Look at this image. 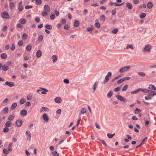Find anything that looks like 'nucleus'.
Returning a JSON list of instances; mask_svg holds the SVG:
<instances>
[{
    "mask_svg": "<svg viewBox=\"0 0 156 156\" xmlns=\"http://www.w3.org/2000/svg\"><path fill=\"white\" fill-rule=\"evenodd\" d=\"M131 67L130 66H124L121 68L119 71L120 73H123L126 71L129 70L130 69Z\"/></svg>",
    "mask_w": 156,
    "mask_h": 156,
    "instance_id": "nucleus-1",
    "label": "nucleus"
},
{
    "mask_svg": "<svg viewBox=\"0 0 156 156\" xmlns=\"http://www.w3.org/2000/svg\"><path fill=\"white\" fill-rule=\"evenodd\" d=\"M115 97L118 100L122 101L125 102L126 101L125 98L121 95H116Z\"/></svg>",
    "mask_w": 156,
    "mask_h": 156,
    "instance_id": "nucleus-2",
    "label": "nucleus"
},
{
    "mask_svg": "<svg viewBox=\"0 0 156 156\" xmlns=\"http://www.w3.org/2000/svg\"><path fill=\"white\" fill-rule=\"evenodd\" d=\"M151 48V46L150 44H147L146 45L143 51H149Z\"/></svg>",
    "mask_w": 156,
    "mask_h": 156,
    "instance_id": "nucleus-3",
    "label": "nucleus"
},
{
    "mask_svg": "<svg viewBox=\"0 0 156 156\" xmlns=\"http://www.w3.org/2000/svg\"><path fill=\"white\" fill-rule=\"evenodd\" d=\"M5 84L11 87H14L15 85L12 82L6 81L5 82Z\"/></svg>",
    "mask_w": 156,
    "mask_h": 156,
    "instance_id": "nucleus-4",
    "label": "nucleus"
},
{
    "mask_svg": "<svg viewBox=\"0 0 156 156\" xmlns=\"http://www.w3.org/2000/svg\"><path fill=\"white\" fill-rule=\"evenodd\" d=\"M2 15V17L4 18L9 19V14L6 12H3Z\"/></svg>",
    "mask_w": 156,
    "mask_h": 156,
    "instance_id": "nucleus-5",
    "label": "nucleus"
},
{
    "mask_svg": "<svg viewBox=\"0 0 156 156\" xmlns=\"http://www.w3.org/2000/svg\"><path fill=\"white\" fill-rule=\"evenodd\" d=\"M23 122L21 120L18 119L16 121V125L18 127H20L22 125Z\"/></svg>",
    "mask_w": 156,
    "mask_h": 156,
    "instance_id": "nucleus-6",
    "label": "nucleus"
},
{
    "mask_svg": "<svg viewBox=\"0 0 156 156\" xmlns=\"http://www.w3.org/2000/svg\"><path fill=\"white\" fill-rule=\"evenodd\" d=\"M42 117L44 120L46 121V122H47L48 120V117L47 115V114L46 113H44L42 116Z\"/></svg>",
    "mask_w": 156,
    "mask_h": 156,
    "instance_id": "nucleus-7",
    "label": "nucleus"
},
{
    "mask_svg": "<svg viewBox=\"0 0 156 156\" xmlns=\"http://www.w3.org/2000/svg\"><path fill=\"white\" fill-rule=\"evenodd\" d=\"M51 58L53 60V63H55L58 59V56L56 55H54L52 56Z\"/></svg>",
    "mask_w": 156,
    "mask_h": 156,
    "instance_id": "nucleus-8",
    "label": "nucleus"
},
{
    "mask_svg": "<svg viewBox=\"0 0 156 156\" xmlns=\"http://www.w3.org/2000/svg\"><path fill=\"white\" fill-rule=\"evenodd\" d=\"M22 1H20L19 3L18 4V10L19 11H21L23 9V7L22 6Z\"/></svg>",
    "mask_w": 156,
    "mask_h": 156,
    "instance_id": "nucleus-9",
    "label": "nucleus"
},
{
    "mask_svg": "<svg viewBox=\"0 0 156 156\" xmlns=\"http://www.w3.org/2000/svg\"><path fill=\"white\" fill-rule=\"evenodd\" d=\"M26 134L27 135L28 137V138H27V140H29L30 141L31 138V134L30 133V132L26 131Z\"/></svg>",
    "mask_w": 156,
    "mask_h": 156,
    "instance_id": "nucleus-10",
    "label": "nucleus"
},
{
    "mask_svg": "<svg viewBox=\"0 0 156 156\" xmlns=\"http://www.w3.org/2000/svg\"><path fill=\"white\" fill-rule=\"evenodd\" d=\"M98 85V82L97 81H96L92 87L94 92L95 90Z\"/></svg>",
    "mask_w": 156,
    "mask_h": 156,
    "instance_id": "nucleus-11",
    "label": "nucleus"
},
{
    "mask_svg": "<svg viewBox=\"0 0 156 156\" xmlns=\"http://www.w3.org/2000/svg\"><path fill=\"white\" fill-rule=\"evenodd\" d=\"M55 101L58 103H60L62 101V99L59 97H57L55 98Z\"/></svg>",
    "mask_w": 156,
    "mask_h": 156,
    "instance_id": "nucleus-12",
    "label": "nucleus"
},
{
    "mask_svg": "<svg viewBox=\"0 0 156 156\" xmlns=\"http://www.w3.org/2000/svg\"><path fill=\"white\" fill-rule=\"evenodd\" d=\"M44 9L45 11L49 12L50 11V8L47 5H45L44 6Z\"/></svg>",
    "mask_w": 156,
    "mask_h": 156,
    "instance_id": "nucleus-13",
    "label": "nucleus"
},
{
    "mask_svg": "<svg viewBox=\"0 0 156 156\" xmlns=\"http://www.w3.org/2000/svg\"><path fill=\"white\" fill-rule=\"evenodd\" d=\"M124 4V2H122V3L120 4H118L115 2H113H113H111L110 3V5L111 6H112L114 5H115L116 6H120V5L123 4Z\"/></svg>",
    "mask_w": 156,
    "mask_h": 156,
    "instance_id": "nucleus-14",
    "label": "nucleus"
},
{
    "mask_svg": "<svg viewBox=\"0 0 156 156\" xmlns=\"http://www.w3.org/2000/svg\"><path fill=\"white\" fill-rule=\"evenodd\" d=\"M45 111H48L49 109L48 108L46 107H42L41 108L40 110V112H43Z\"/></svg>",
    "mask_w": 156,
    "mask_h": 156,
    "instance_id": "nucleus-15",
    "label": "nucleus"
},
{
    "mask_svg": "<svg viewBox=\"0 0 156 156\" xmlns=\"http://www.w3.org/2000/svg\"><path fill=\"white\" fill-rule=\"evenodd\" d=\"M36 56L37 57H40L42 55V52L41 50H38L36 52Z\"/></svg>",
    "mask_w": 156,
    "mask_h": 156,
    "instance_id": "nucleus-16",
    "label": "nucleus"
},
{
    "mask_svg": "<svg viewBox=\"0 0 156 156\" xmlns=\"http://www.w3.org/2000/svg\"><path fill=\"white\" fill-rule=\"evenodd\" d=\"M20 113L21 115L25 116L27 114V111L25 109L21 111Z\"/></svg>",
    "mask_w": 156,
    "mask_h": 156,
    "instance_id": "nucleus-17",
    "label": "nucleus"
},
{
    "mask_svg": "<svg viewBox=\"0 0 156 156\" xmlns=\"http://www.w3.org/2000/svg\"><path fill=\"white\" fill-rule=\"evenodd\" d=\"M147 138V137H146L144 138L142 141V143H141L140 144L136 146V148H137L139 147H140L146 141Z\"/></svg>",
    "mask_w": 156,
    "mask_h": 156,
    "instance_id": "nucleus-18",
    "label": "nucleus"
},
{
    "mask_svg": "<svg viewBox=\"0 0 156 156\" xmlns=\"http://www.w3.org/2000/svg\"><path fill=\"white\" fill-rule=\"evenodd\" d=\"M15 117V115H9L8 118V119L9 121L12 120Z\"/></svg>",
    "mask_w": 156,
    "mask_h": 156,
    "instance_id": "nucleus-19",
    "label": "nucleus"
},
{
    "mask_svg": "<svg viewBox=\"0 0 156 156\" xmlns=\"http://www.w3.org/2000/svg\"><path fill=\"white\" fill-rule=\"evenodd\" d=\"M17 106V103H14L11 106L10 109L12 110H13L16 108Z\"/></svg>",
    "mask_w": 156,
    "mask_h": 156,
    "instance_id": "nucleus-20",
    "label": "nucleus"
},
{
    "mask_svg": "<svg viewBox=\"0 0 156 156\" xmlns=\"http://www.w3.org/2000/svg\"><path fill=\"white\" fill-rule=\"evenodd\" d=\"M9 112L8 108V107H5L2 111V113L4 114L7 113Z\"/></svg>",
    "mask_w": 156,
    "mask_h": 156,
    "instance_id": "nucleus-21",
    "label": "nucleus"
},
{
    "mask_svg": "<svg viewBox=\"0 0 156 156\" xmlns=\"http://www.w3.org/2000/svg\"><path fill=\"white\" fill-rule=\"evenodd\" d=\"M126 6L129 9H132L133 8V6L132 4L129 2H127L126 3Z\"/></svg>",
    "mask_w": 156,
    "mask_h": 156,
    "instance_id": "nucleus-22",
    "label": "nucleus"
},
{
    "mask_svg": "<svg viewBox=\"0 0 156 156\" xmlns=\"http://www.w3.org/2000/svg\"><path fill=\"white\" fill-rule=\"evenodd\" d=\"M12 122L9 121H7L5 124V126L7 127H10L12 125Z\"/></svg>",
    "mask_w": 156,
    "mask_h": 156,
    "instance_id": "nucleus-23",
    "label": "nucleus"
},
{
    "mask_svg": "<svg viewBox=\"0 0 156 156\" xmlns=\"http://www.w3.org/2000/svg\"><path fill=\"white\" fill-rule=\"evenodd\" d=\"M148 88L151 90H156V88L153 85H150Z\"/></svg>",
    "mask_w": 156,
    "mask_h": 156,
    "instance_id": "nucleus-24",
    "label": "nucleus"
},
{
    "mask_svg": "<svg viewBox=\"0 0 156 156\" xmlns=\"http://www.w3.org/2000/svg\"><path fill=\"white\" fill-rule=\"evenodd\" d=\"M79 22L77 20H75L74 21V26L75 27H77L79 26Z\"/></svg>",
    "mask_w": 156,
    "mask_h": 156,
    "instance_id": "nucleus-25",
    "label": "nucleus"
},
{
    "mask_svg": "<svg viewBox=\"0 0 156 156\" xmlns=\"http://www.w3.org/2000/svg\"><path fill=\"white\" fill-rule=\"evenodd\" d=\"M113 92L112 91H110L107 94V97L108 98H110L112 95Z\"/></svg>",
    "mask_w": 156,
    "mask_h": 156,
    "instance_id": "nucleus-26",
    "label": "nucleus"
},
{
    "mask_svg": "<svg viewBox=\"0 0 156 156\" xmlns=\"http://www.w3.org/2000/svg\"><path fill=\"white\" fill-rule=\"evenodd\" d=\"M149 93L150 95H151L152 96L156 95V91H154L152 90H150Z\"/></svg>",
    "mask_w": 156,
    "mask_h": 156,
    "instance_id": "nucleus-27",
    "label": "nucleus"
},
{
    "mask_svg": "<svg viewBox=\"0 0 156 156\" xmlns=\"http://www.w3.org/2000/svg\"><path fill=\"white\" fill-rule=\"evenodd\" d=\"M2 69L3 70L5 71L9 69V67L6 65H4L2 66Z\"/></svg>",
    "mask_w": 156,
    "mask_h": 156,
    "instance_id": "nucleus-28",
    "label": "nucleus"
},
{
    "mask_svg": "<svg viewBox=\"0 0 156 156\" xmlns=\"http://www.w3.org/2000/svg\"><path fill=\"white\" fill-rule=\"evenodd\" d=\"M22 39L23 40H26L27 38V36L26 33H23L22 37Z\"/></svg>",
    "mask_w": 156,
    "mask_h": 156,
    "instance_id": "nucleus-29",
    "label": "nucleus"
},
{
    "mask_svg": "<svg viewBox=\"0 0 156 156\" xmlns=\"http://www.w3.org/2000/svg\"><path fill=\"white\" fill-rule=\"evenodd\" d=\"M141 90V88H139L138 89H137L135 91H132L131 92V94H136L137 93H138L139 91H140V90Z\"/></svg>",
    "mask_w": 156,
    "mask_h": 156,
    "instance_id": "nucleus-30",
    "label": "nucleus"
},
{
    "mask_svg": "<svg viewBox=\"0 0 156 156\" xmlns=\"http://www.w3.org/2000/svg\"><path fill=\"white\" fill-rule=\"evenodd\" d=\"M147 7L149 9H151L153 7L152 3L151 2H148L147 4Z\"/></svg>",
    "mask_w": 156,
    "mask_h": 156,
    "instance_id": "nucleus-31",
    "label": "nucleus"
},
{
    "mask_svg": "<svg viewBox=\"0 0 156 156\" xmlns=\"http://www.w3.org/2000/svg\"><path fill=\"white\" fill-rule=\"evenodd\" d=\"M122 86L121 85L120 86H119L115 88L114 90V91L115 92H118L120 91L121 89Z\"/></svg>",
    "mask_w": 156,
    "mask_h": 156,
    "instance_id": "nucleus-32",
    "label": "nucleus"
},
{
    "mask_svg": "<svg viewBox=\"0 0 156 156\" xmlns=\"http://www.w3.org/2000/svg\"><path fill=\"white\" fill-rule=\"evenodd\" d=\"M45 27L48 30H51L52 28L51 26L49 24L46 25L45 26Z\"/></svg>",
    "mask_w": 156,
    "mask_h": 156,
    "instance_id": "nucleus-33",
    "label": "nucleus"
},
{
    "mask_svg": "<svg viewBox=\"0 0 156 156\" xmlns=\"http://www.w3.org/2000/svg\"><path fill=\"white\" fill-rule=\"evenodd\" d=\"M1 57L2 59H5L7 57V55L5 53H3L1 55Z\"/></svg>",
    "mask_w": 156,
    "mask_h": 156,
    "instance_id": "nucleus-34",
    "label": "nucleus"
},
{
    "mask_svg": "<svg viewBox=\"0 0 156 156\" xmlns=\"http://www.w3.org/2000/svg\"><path fill=\"white\" fill-rule=\"evenodd\" d=\"M12 145V143H10L8 147V149L9 151H12V148L11 147Z\"/></svg>",
    "mask_w": 156,
    "mask_h": 156,
    "instance_id": "nucleus-35",
    "label": "nucleus"
},
{
    "mask_svg": "<svg viewBox=\"0 0 156 156\" xmlns=\"http://www.w3.org/2000/svg\"><path fill=\"white\" fill-rule=\"evenodd\" d=\"M115 135V133L111 134V133H108L107 134V136L109 138H112Z\"/></svg>",
    "mask_w": 156,
    "mask_h": 156,
    "instance_id": "nucleus-36",
    "label": "nucleus"
},
{
    "mask_svg": "<svg viewBox=\"0 0 156 156\" xmlns=\"http://www.w3.org/2000/svg\"><path fill=\"white\" fill-rule=\"evenodd\" d=\"M26 101V99L24 98H22L20 100V103L21 105L24 104Z\"/></svg>",
    "mask_w": 156,
    "mask_h": 156,
    "instance_id": "nucleus-37",
    "label": "nucleus"
},
{
    "mask_svg": "<svg viewBox=\"0 0 156 156\" xmlns=\"http://www.w3.org/2000/svg\"><path fill=\"white\" fill-rule=\"evenodd\" d=\"M19 22L21 24H24L26 23V20L24 19H21L19 20Z\"/></svg>",
    "mask_w": 156,
    "mask_h": 156,
    "instance_id": "nucleus-38",
    "label": "nucleus"
},
{
    "mask_svg": "<svg viewBox=\"0 0 156 156\" xmlns=\"http://www.w3.org/2000/svg\"><path fill=\"white\" fill-rule=\"evenodd\" d=\"M15 5L13 3L11 2L9 3V7L10 9H13L14 8Z\"/></svg>",
    "mask_w": 156,
    "mask_h": 156,
    "instance_id": "nucleus-39",
    "label": "nucleus"
},
{
    "mask_svg": "<svg viewBox=\"0 0 156 156\" xmlns=\"http://www.w3.org/2000/svg\"><path fill=\"white\" fill-rule=\"evenodd\" d=\"M32 46L31 45L28 44L26 46V49L28 51H30L31 49Z\"/></svg>",
    "mask_w": 156,
    "mask_h": 156,
    "instance_id": "nucleus-40",
    "label": "nucleus"
},
{
    "mask_svg": "<svg viewBox=\"0 0 156 156\" xmlns=\"http://www.w3.org/2000/svg\"><path fill=\"white\" fill-rule=\"evenodd\" d=\"M146 14L144 13H142L140 15V18L142 19L145 17Z\"/></svg>",
    "mask_w": 156,
    "mask_h": 156,
    "instance_id": "nucleus-41",
    "label": "nucleus"
},
{
    "mask_svg": "<svg viewBox=\"0 0 156 156\" xmlns=\"http://www.w3.org/2000/svg\"><path fill=\"white\" fill-rule=\"evenodd\" d=\"M129 48H130L131 49H134V48L132 45H129L128 44L126 48V49H128Z\"/></svg>",
    "mask_w": 156,
    "mask_h": 156,
    "instance_id": "nucleus-42",
    "label": "nucleus"
},
{
    "mask_svg": "<svg viewBox=\"0 0 156 156\" xmlns=\"http://www.w3.org/2000/svg\"><path fill=\"white\" fill-rule=\"evenodd\" d=\"M52 154L54 156H59V154L56 151H55L52 152Z\"/></svg>",
    "mask_w": 156,
    "mask_h": 156,
    "instance_id": "nucleus-43",
    "label": "nucleus"
},
{
    "mask_svg": "<svg viewBox=\"0 0 156 156\" xmlns=\"http://www.w3.org/2000/svg\"><path fill=\"white\" fill-rule=\"evenodd\" d=\"M36 3L37 5H40L42 3L41 0H35Z\"/></svg>",
    "mask_w": 156,
    "mask_h": 156,
    "instance_id": "nucleus-44",
    "label": "nucleus"
},
{
    "mask_svg": "<svg viewBox=\"0 0 156 156\" xmlns=\"http://www.w3.org/2000/svg\"><path fill=\"white\" fill-rule=\"evenodd\" d=\"M118 28H115L112 31V33L114 34H116L118 31Z\"/></svg>",
    "mask_w": 156,
    "mask_h": 156,
    "instance_id": "nucleus-45",
    "label": "nucleus"
},
{
    "mask_svg": "<svg viewBox=\"0 0 156 156\" xmlns=\"http://www.w3.org/2000/svg\"><path fill=\"white\" fill-rule=\"evenodd\" d=\"M95 27L98 28L100 27V24L99 23L97 22L95 24Z\"/></svg>",
    "mask_w": 156,
    "mask_h": 156,
    "instance_id": "nucleus-46",
    "label": "nucleus"
},
{
    "mask_svg": "<svg viewBox=\"0 0 156 156\" xmlns=\"http://www.w3.org/2000/svg\"><path fill=\"white\" fill-rule=\"evenodd\" d=\"M105 17L104 15H102L100 17V20L104 21L105 20Z\"/></svg>",
    "mask_w": 156,
    "mask_h": 156,
    "instance_id": "nucleus-47",
    "label": "nucleus"
},
{
    "mask_svg": "<svg viewBox=\"0 0 156 156\" xmlns=\"http://www.w3.org/2000/svg\"><path fill=\"white\" fill-rule=\"evenodd\" d=\"M128 86L127 85H125L122 89V90L124 91L126 90L128 88Z\"/></svg>",
    "mask_w": 156,
    "mask_h": 156,
    "instance_id": "nucleus-48",
    "label": "nucleus"
},
{
    "mask_svg": "<svg viewBox=\"0 0 156 156\" xmlns=\"http://www.w3.org/2000/svg\"><path fill=\"white\" fill-rule=\"evenodd\" d=\"M140 91H142L144 93H147V92L149 93V91H150V90H148L147 89H141V90H140Z\"/></svg>",
    "mask_w": 156,
    "mask_h": 156,
    "instance_id": "nucleus-49",
    "label": "nucleus"
},
{
    "mask_svg": "<svg viewBox=\"0 0 156 156\" xmlns=\"http://www.w3.org/2000/svg\"><path fill=\"white\" fill-rule=\"evenodd\" d=\"M43 39V36L42 35H40L38 38V40L40 41H41Z\"/></svg>",
    "mask_w": 156,
    "mask_h": 156,
    "instance_id": "nucleus-50",
    "label": "nucleus"
},
{
    "mask_svg": "<svg viewBox=\"0 0 156 156\" xmlns=\"http://www.w3.org/2000/svg\"><path fill=\"white\" fill-rule=\"evenodd\" d=\"M4 153L5 154H8L9 153V151L6 149H4L3 150Z\"/></svg>",
    "mask_w": 156,
    "mask_h": 156,
    "instance_id": "nucleus-51",
    "label": "nucleus"
},
{
    "mask_svg": "<svg viewBox=\"0 0 156 156\" xmlns=\"http://www.w3.org/2000/svg\"><path fill=\"white\" fill-rule=\"evenodd\" d=\"M140 112V110L138 108H136L135 110V114H137Z\"/></svg>",
    "mask_w": 156,
    "mask_h": 156,
    "instance_id": "nucleus-52",
    "label": "nucleus"
},
{
    "mask_svg": "<svg viewBox=\"0 0 156 156\" xmlns=\"http://www.w3.org/2000/svg\"><path fill=\"white\" fill-rule=\"evenodd\" d=\"M86 111L85 108H82L80 110V113L82 114H83L84 113H86Z\"/></svg>",
    "mask_w": 156,
    "mask_h": 156,
    "instance_id": "nucleus-53",
    "label": "nucleus"
},
{
    "mask_svg": "<svg viewBox=\"0 0 156 156\" xmlns=\"http://www.w3.org/2000/svg\"><path fill=\"white\" fill-rule=\"evenodd\" d=\"M46 11H43L42 12V16H46L48 15V13Z\"/></svg>",
    "mask_w": 156,
    "mask_h": 156,
    "instance_id": "nucleus-54",
    "label": "nucleus"
},
{
    "mask_svg": "<svg viewBox=\"0 0 156 156\" xmlns=\"http://www.w3.org/2000/svg\"><path fill=\"white\" fill-rule=\"evenodd\" d=\"M18 45L20 46H22L23 44V41L21 40L19 41L18 42Z\"/></svg>",
    "mask_w": 156,
    "mask_h": 156,
    "instance_id": "nucleus-55",
    "label": "nucleus"
},
{
    "mask_svg": "<svg viewBox=\"0 0 156 156\" xmlns=\"http://www.w3.org/2000/svg\"><path fill=\"white\" fill-rule=\"evenodd\" d=\"M123 81H124V80H123V78H122V79H121L120 80H119L117 81V83L118 84H120L121 83H122V82H123Z\"/></svg>",
    "mask_w": 156,
    "mask_h": 156,
    "instance_id": "nucleus-56",
    "label": "nucleus"
},
{
    "mask_svg": "<svg viewBox=\"0 0 156 156\" xmlns=\"http://www.w3.org/2000/svg\"><path fill=\"white\" fill-rule=\"evenodd\" d=\"M9 131V129L7 127H5L3 129V131L5 133H7Z\"/></svg>",
    "mask_w": 156,
    "mask_h": 156,
    "instance_id": "nucleus-57",
    "label": "nucleus"
},
{
    "mask_svg": "<svg viewBox=\"0 0 156 156\" xmlns=\"http://www.w3.org/2000/svg\"><path fill=\"white\" fill-rule=\"evenodd\" d=\"M138 74L142 77H144L145 76V73L143 72H139Z\"/></svg>",
    "mask_w": 156,
    "mask_h": 156,
    "instance_id": "nucleus-58",
    "label": "nucleus"
},
{
    "mask_svg": "<svg viewBox=\"0 0 156 156\" xmlns=\"http://www.w3.org/2000/svg\"><path fill=\"white\" fill-rule=\"evenodd\" d=\"M32 95L31 94H28L27 96V98L28 100H30L32 99Z\"/></svg>",
    "mask_w": 156,
    "mask_h": 156,
    "instance_id": "nucleus-59",
    "label": "nucleus"
},
{
    "mask_svg": "<svg viewBox=\"0 0 156 156\" xmlns=\"http://www.w3.org/2000/svg\"><path fill=\"white\" fill-rule=\"evenodd\" d=\"M55 16V14L54 13H52V14L50 16V18L51 20H53L54 19Z\"/></svg>",
    "mask_w": 156,
    "mask_h": 156,
    "instance_id": "nucleus-60",
    "label": "nucleus"
},
{
    "mask_svg": "<svg viewBox=\"0 0 156 156\" xmlns=\"http://www.w3.org/2000/svg\"><path fill=\"white\" fill-rule=\"evenodd\" d=\"M64 82L66 83H69V80L67 79H64Z\"/></svg>",
    "mask_w": 156,
    "mask_h": 156,
    "instance_id": "nucleus-61",
    "label": "nucleus"
},
{
    "mask_svg": "<svg viewBox=\"0 0 156 156\" xmlns=\"http://www.w3.org/2000/svg\"><path fill=\"white\" fill-rule=\"evenodd\" d=\"M31 105V103L30 102H27L25 104V106L29 107Z\"/></svg>",
    "mask_w": 156,
    "mask_h": 156,
    "instance_id": "nucleus-62",
    "label": "nucleus"
},
{
    "mask_svg": "<svg viewBox=\"0 0 156 156\" xmlns=\"http://www.w3.org/2000/svg\"><path fill=\"white\" fill-rule=\"evenodd\" d=\"M7 30V27L6 26H4L3 27L2 30L4 32L5 31Z\"/></svg>",
    "mask_w": 156,
    "mask_h": 156,
    "instance_id": "nucleus-63",
    "label": "nucleus"
},
{
    "mask_svg": "<svg viewBox=\"0 0 156 156\" xmlns=\"http://www.w3.org/2000/svg\"><path fill=\"white\" fill-rule=\"evenodd\" d=\"M15 45L14 44H12V47L11 48V49L12 50H13L15 48Z\"/></svg>",
    "mask_w": 156,
    "mask_h": 156,
    "instance_id": "nucleus-64",
    "label": "nucleus"
}]
</instances>
